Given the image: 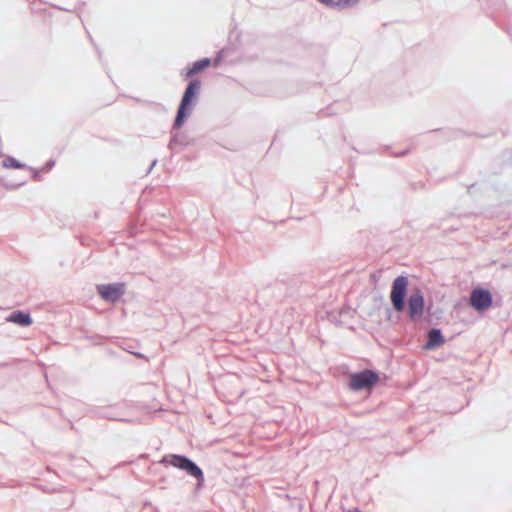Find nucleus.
<instances>
[{"label":"nucleus","instance_id":"obj_25","mask_svg":"<svg viewBox=\"0 0 512 512\" xmlns=\"http://www.w3.org/2000/svg\"><path fill=\"white\" fill-rule=\"evenodd\" d=\"M409 151H410L409 149H404V150H401L398 152H394L393 156L394 157H404V156L408 155Z\"/></svg>","mask_w":512,"mask_h":512},{"label":"nucleus","instance_id":"obj_8","mask_svg":"<svg viewBox=\"0 0 512 512\" xmlns=\"http://www.w3.org/2000/svg\"><path fill=\"white\" fill-rule=\"evenodd\" d=\"M67 460L70 463L64 464L66 471L74 477H84V472L88 469L89 462L83 457H75L73 455H68Z\"/></svg>","mask_w":512,"mask_h":512},{"label":"nucleus","instance_id":"obj_33","mask_svg":"<svg viewBox=\"0 0 512 512\" xmlns=\"http://www.w3.org/2000/svg\"><path fill=\"white\" fill-rule=\"evenodd\" d=\"M325 114H326V115H331V114H332V112H330V108H329V107H327V108H326V112H325Z\"/></svg>","mask_w":512,"mask_h":512},{"label":"nucleus","instance_id":"obj_11","mask_svg":"<svg viewBox=\"0 0 512 512\" xmlns=\"http://www.w3.org/2000/svg\"><path fill=\"white\" fill-rule=\"evenodd\" d=\"M6 320L21 327H28L33 323L30 313L23 310H15L11 312Z\"/></svg>","mask_w":512,"mask_h":512},{"label":"nucleus","instance_id":"obj_19","mask_svg":"<svg viewBox=\"0 0 512 512\" xmlns=\"http://www.w3.org/2000/svg\"><path fill=\"white\" fill-rule=\"evenodd\" d=\"M224 55H225L224 49H221L216 53V56L213 59V65L215 67H217L221 64V62L223 61Z\"/></svg>","mask_w":512,"mask_h":512},{"label":"nucleus","instance_id":"obj_15","mask_svg":"<svg viewBox=\"0 0 512 512\" xmlns=\"http://www.w3.org/2000/svg\"><path fill=\"white\" fill-rule=\"evenodd\" d=\"M51 7L57 9V10H60V11H66V12H73V13H76L78 15V17H80V14L82 12V8L86 5L85 2H81L79 3L80 5V8H74V9H68V8H64V7H61V6H58L56 4H49Z\"/></svg>","mask_w":512,"mask_h":512},{"label":"nucleus","instance_id":"obj_7","mask_svg":"<svg viewBox=\"0 0 512 512\" xmlns=\"http://www.w3.org/2000/svg\"><path fill=\"white\" fill-rule=\"evenodd\" d=\"M125 283L115 282L107 284H98L96 290L98 295L107 302L116 303L125 294Z\"/></svg>","mask_w":512,"mask_h":512},{"label":"nucleus","instance_id":"obj_4","mask_svg":"<svg viewBox=\"0 0 512 512\" xmlns=\"http://www.w3.org/2000/svg\"><path fill=\"white\" fill-rule=\"evenodd\" d=\"M380 381V373L374 369H363L350 375L348 387L358 392L373 389Z\"/></svg>","mask_w":512,"mask_h":512},{"label":"nucleus","instance_id":"obj_6","mask_svg":"<svg viewBox=\"0 0 512 512\" xmlns=\"http://www.w3.org/2000/svg\"><path fill=\"white\" fill-rule=\"evenodd\" d=\"M97 418L118 422H131L127 417L125 404H115L107 407H96L91 411Z\"/></svg>","mask_w":512,"mask_h":512},{"label":"nucleus","instance_id":"obj_34","mask_svg":"<svg viewBox=\"0 0 512 512\" xmlns=\"http://www.w3.org/2000/svg\"><path fill=\"white\" fill-rule=\"evenodd\" d=\"M349 512H362L359 508H354L352 510H350Z\"/></svg>","mask_w":512,"mask_h":512},{"label":"nucleus","instance_id":"obj_32","mask_svg":"<svg viewBox=\"0 0 512 512\" xmlns=\"http://www.w3.org/2000/svg\"><path fill=\"white\" fill-rule=\"evenodd\" d=\"M442 131H443L442 129H434V130L429 131V133L442 132Z\"/></svg>","mask_w":512,"mask_h":512},{"label":"nucleus","instance_id":"obj_26","mask_svg":"<svg viewBox=\"0 0 512 512\" xmlns=\"http://www.w3.org/2000/svg\"><path fill=\"white\" fill-rule=\"evenodd\" d=\"M495 6H496V10H500L502 8V6H504V1L503 0H495Z\"/></svg>","mask_w":512,"mask_h":512},{"label":"nucleus","instance_id":"obj_13","mask_svg":"<svg viewBox=\"0 0 512 512\" xmlns=\"http://www.w3.org/2000/svg\"><path fill=\"white\" fill-rule=\"evenodd\" d=\"M2 166L7 169H26L28 165L19 161L13 156H6L2 162Z\"/></svg>","mask_w":512,"mask_h":512},{"label":"nucleus","instance_id":"obj_30","mask_svg":"<svg viewBox=\"0 0 512 512\" xmlns=\"http://www.w3.org/2000/svg\"><path fill=\"white\" fill-rule=\"evenodd\" d=\"M331 321L336 323V324H340L341 323V320L338 319L337 317L333 316V318H331Z\"/></svg>","mask_w":512,"mask_h":512},{"label":"nucleus","instance_id":"obj_27","mask_svg":"<svg viewBox=\"0 0 512 512\" xmlns=\"http://www.w3.org/2000/svg\"><path fill=\"white\" fill-rule=\"evenodd\" d=\"M127 351L133 355H135L136 357L138 358H145V356L142 354V353H139V352H134V351H131V350H128Z\"/></svg>","mask_w":512,"mask_h":512},{"label":"nucleus","instance_id":"obj_23","mask_svg":"<svg viewBox=\"0 0 512 512\" xmlns=\"http://www.w3.org/2000/svg\"><path fill=\"white\" fill-rule=\"evenodd\" d=\"M506 33L510 36L512 39V17L509 19V23L502 27Z\"/></svg>","mask_w":512,"mask_h":512},{"label":"nucleus","instance_id":"obj_3","mask_svg":"<svg viewBox=\"0 0 512 512\" xmlns=\"http://www.w3.org/2000/svg\"><path fill=\"white\" fill-rule=\"evenodd\" d=\"M159 464L165 467H174L186 472L187 475L196 479L194 492L197 493L204 488L205 475L203 469L191 458L184 454H165L159 460Z\"/></svg>","mask_w":512,"mask_h":512},{"label":"nucleus","instance_id":"obj_20","mask_svg":"<svg viewBox=\"0 0 512 512\" xmlns=\"http://www.w3.org/2000/svg\"><path fill=\"white\" fill-rule=\"evenodd\" d=\"M56 164V161L54 159H49L45 165L41 168V171L44 173L49 172Z\"/></svg>","mask_w":512,"mask_h":512},{"label":"nucleus","instance_id":"obj_1","mask_svg":"<svg viewBox=\"0 0 512 512\" xmlns=\"http://www.w3.org/2000/svg\"><path fill=\"white\" fill-rule=\"evenodd\" d=\"M200 90V79H193L192 81H189L184 89L177 108L176 116L170 129L168 149L172 155L180 153L193 143V140L189 137L188 133L182 131L181 127L186 123L188 118L191 116L194 107L197 105Z\"/></svg>","mask_w":512,"mask_h":512},{"label":"nucleus","instance_id":"obj_16","mask_svg":"<svg viewBox=\"0 0 512 512\" xmlns=\"http://www.w3.org/2000/svg\"><path fill=\"white\" fill-rule=\"evenodd\" d=\"M355 310L352 309L348 304H345L343 305L340 309H339V317H350V318H353L354 314H355Z\"/></svg>","mask_w":512,"mask_h":512},{"label":"nucleus","instance_id":"obj_10","mask_svg":"<svg viewBox=\"0 0 512 512\" xmlns=\"http://www.w3.org/2000/svg\"><path fill=\"white\" fill-rule=\"evenodd\" d=\"M445 343V337L440 328H430L427 331L426 342L423 345L425 350H434Z\"/></svg>","mask_w":512,"mask_h":512},{"label":"nucleus","instance_id":"obj_18","mask_svg":"<svg viewBox=\"0 0 512 512\" xmlns=\"http://www.w3.org/2000/svg\"><path fill=\"white\" fill-rule=\"evenodd\" d=\"M27 170H30L32 172V179L34 181H41L42 180V176H41V169H38V168H34V167H31V166H28V168H26Z\"/></svg>","mask_w":512,"mask_h":512},{"label":"nucleus","instance_id":"obj_21","mask_svg":"<svg viewBox=\"0 0 512 512\" xmlns=\"http://www.w3.org/2000/svg\"><path fill=\"white\" fill-rule=\"evenodd\" d=\"M30 10L33 14H38V13H41L42 11H44V9H42L41 7H38L36 5V2L35 1H31L30 2Z\"/></svg>","mask_w":512,"mask_h":512},{"label":"nucleus","instance_id":"obj_12","mask_svg":"<svg viewBox=\"0 0 512 512\" xmlns=\"http://www.w3.org/2000/svg\"><path fill=\"white\" fill-rule=\"evenodd\" d=\"M319 3L338 9L353 8L359 4L361 0H317Z\"/></svg>","mask_w":512,"mask_h":512},{"label":"nucleus","instance_id":"obj_35","mask_svg":"<svg viewBox=\"0 0 512 512\" xmlns=\"http://www.w3.org/2000/svg\"><path fill=\"white\" fill-rule=\"evenodd\" d=\"M371 277H372V280H375V274H372Z\"/></svg>","mask_w":512,"mask_h":512},{"label":"nucleus","instance_id":"obj_17","mask_svg":"<svg viewBox=\"0 0 512 512\" xmlns=\"http://www.w3.org/2000/svg\"><path fill=\"white\" fill-rule=\"evenodd\" d=\"M374 310H380L383 306H385L384 297L382 294L378 293L373 297Z\"/></svg>","mask_w":512,"mask_h":512},{"label":"nucleus","instance_id":"obj_9","mask_svg":"<svg viewBox=\"0 0 512 512\" xmlns=\"http://www.w3.org/2000/svg\"><path fill=\"white\" fill-rule=\"evenodd\" d=\"M211 64L212 60L208 57L199 59L188 65L186 69L182 70L180 75L185 79H191L190 81H192L196 74L203 72L205 69L209 68Z\"/></svg>","mask_w":512,"mask_h":512},{"label":"nucleus","instance_id":"obj_22","mask_svg":"<svg viewBox=\"0 0 512 512\" xmlns=\"http://www.w3.org/2000/svg\"><path fill=\"white\" fill-rule=\"evenodd\" d=\"M87 34H88V37H89V39H90V41H91L92 45L94 46V48H95V50H96V52H97V54H98L99 59H100V60H102V51L100 50V48L98 47V45L94 42V40H93L92 36L90 35V33H89L88 31H87Z\"/></svg>","mask_w":512,"mask_h":512},{"label":"nucleus","instance_id":"obj_5","mask_svg":"<svg viewBox=\"0 0 512 512\" xmlns=\"http://www.w3.org/2000/svg\"><path fill=\"white\" fill-rule=\"evenodd\" d=\"M493 304V295L487 288L477 286L470 292L469 305L477 312H485Z\"/></svg>","mask_w":512,"mask_h":512},{"label":"nucleus","instance_id":"obj_31","mask_svg":"<svg viewBox=\"0 0 512 512\" xmlns=\"http://www.w3.org/2000/svg\"><path fill=\"white\" fill-rule=\"evenodd\" d=\"M476 185V183H472L470 185L467 186V192L469 193L471 189H473V187Z\"/></svg>","mask_w":512,"mask_h":512},{"label":"nucleus","instance_id":"obj_2","mask_svg":"<svg viewBox=\"0 0 512 512\" xmlns=\"http://www.w3.org/2000/svg\"><path fill=\"white\" fill-rule=\"evenodd\" d=\"M409 279L407 275L397 276L391 285L390 301L394 311L402 313L407 310L409 320L419 321L426 311L431 316L432 304L426 307L424 293L419 288H415L408 297Z\"/></svg>","mask_w":512,"mask_h":512},{"label":"nucleus","instance_id":"obj_14","mask_svg":"<svg viewBox=\"0 0 512 512\" xmlns=\"http://www.w3.org/2000/svg\"><path fill=\"white\" fill-rule=\"evenodd\" d=\"M27 180H21L19 182L6 181L3 178H0V184L6 188L7 190H16L19 187L25 185Z\"/></svg>","mask_w":512,"mask_h":512},{"label":"nucleus","instance_id":"obj_28","mask_svg":"<svg viewBox=\"0 0 512 512\" xmlns=\"http://www.w3.org/2000/svg\"><path fill=\"white\" fill-rule=\"evenodd\" d=\"M157 162H158V161H157V159H154V160L152 161V163L150 164V166H149V168H148V170H147V173H150V172L152 171V169H153V168H154V166L157 164Z\"/></svg>","mask_w":512,"mask_h":512},{"label":"nucleus","instance_id":"obj_24","mask_svg":"<svg viewBox=\"0 0 512 512\" xmlns=\"http://www.w3.org/2000/svg\"><path fill=\"white\" fill-rule=\"evenodd\" d=\"M393 307H386V320L389 322H393Z\"/></svg>","mask_w":512,"mask_h":512},{"label":"nucleus","instance_id":"obj_29","mask_svg":"<svg viewBox=\"0 0 512 512\" xmlns=\"http://www.w3.org/2000/svg\"><path fill=\"white\" fill-rule=\"evenodd\" d=\"M452 133H453V135H454L455 137H457V136H459V135H464V133H463L461 130H456V131H453Z\"/></svg>","mask_w":512,"mask_h":512}]
</instances>
